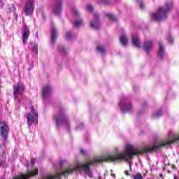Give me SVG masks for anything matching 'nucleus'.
Wrapping results in <instances>:
<instances>
[{"label": "nucleus", "mask_w": 179, "mask_h": 179, "mask_svg": "<svg viewBox=\"0 0 179 179\" xmlns=\"http://www.w3.org/2000/svg\"><path fill=\"white\" fill-rule=\"evenodd\" d=\"M171 9H173V2H166L165 7L159 8L157 12L151 15V20L153 22L166 20Z\"/></svg>", "instance_id": "nucleus-1"}, {"label": "nucleus", "mask_w": 179, "mask_h": 179, "mask_svg": "<svg viewBox=\"0 0 179 179\" xmlns=\"http://www.w3.org/2000/svg\"><path fill=\"white\" fill-rule=\"evenodd\" d=\"M55 120L56 121V126L57 128H59L61 125L65 124V125H67V131L71 132V125L69 124L70 122L66 116L65 109L60 108L58 114L55 116Z\"/></svg>", "instance_id": "nucleus-2"}, {"label": "nucleus", "mask_w": 179, "mask_h": 179, "mask_svg": "<svg viewBox=\"0 0 179 179\" xmlns=\"http://www.w3.org/2000/svg\"><path fill=\"white\" fill-rule=\"evenodd\" d=\"M9 124L6 122H0V136L3 141V146H6L9 138Z\"/></svg>", "instance_id": "nucleus-3"}, {"label": "nucleus", "mask_w": 179, "mask_h": 179, "mask_svg": "<svg viewBox=\"0 0 179 179\" xmlns=\"http://www.w3.org/2000/svg\"><path fill=\"white\" fill-rule=\"evenodd\" d=\"M30 108H31V113H27L26 115L27 120V125L29 127H31V125H33V122H34V120H36V122L38 120V113H37V110L34 109V107L33 106H31Z\"/></svg>", "instance_id": "nucleus-4"}, {"label": "nucleus", "mask_w": 179, "mask_h": 179, "mask_svg": "<svg viewBox=\"0 0 179 179\" xmlns=\"http://www.w3.org/2000/svg\"><path fill=\"white\" fill-rule=\"evenodd\" d=\"M24 85L20 82L13 86V94L15 100H17L19 96H22L24 93Z\"/></svg>", "instance_id": "nucleus-5"}, {"label": "nucleus", "mask_w": 179, "mask_h": 179, "mask_svg": "<svg viewBox=\"0 0 179 179\" xmlns=\"http://www.w3.org/2000/svg\"><path fill=\"white\" fill-rule=\"evenodd\" d=\"M33 12H34V1L30 0L25 3L24 13L26 16H31Z\"/></svg>", "instance_id": "nucleus-6"}, {"label": "nucleus", "mask_w": 179, "mask_h": 179, "mask_svg": "<svg viewBox=\"0 0 179 179\" xmlns=\"http://www.w3.org/2000/svg\"><path fill=\"white\" fill-rule=\"evenodd\" d=\"M120 108L123 113H128L132 110L131 102H128L127 98H123L120 103Z\"/></svg>", "instance_id": "nucleus-7"}, {"label": "nucleus", "mask_w": 179, "mask_h": 179, "mask_svg": "<svg viewBox=\"0 0 179 179\" xmlns=\"http://www.w3.org/2000/svg\"><path fill=\"white\" fill-rule=\"evenodd\" d=\"M99 19H100V16L99 14L95 13L94 15V20L90 22V26L92 29H94V30L100 29V26H101V22L99 21Z\"/></svg>", "instance_id": "nucleus-8"}, {"label": "nucleus", "mask_w": 179, "mask_h": 179, "mask_svg": "<svg viewBox=\"0 0 179 179\" xmlns=\"http://www.w3.org/2000/svg\"><path fill=\"white\" fill-rule=\"evenodd\" d=\"M30 36V30L29 29V27L27 25H24L23 29H22V43L23 44L27 43V40L29 39V37Z\"/></svg>", "instance_id": "nucleus-9"}, {"label": "nucleus", "mask_w": 179, "mask_h": 179, "mask_svg": "<svg viewBox=\"0 0 179 179\" xmlns=\"http://www.w3.org/2000/svg\"><path fill=\"white\" fill-rule=\"evenodd\" d=\"M61 10H62V1L59 0L53 6L52 12L55 15H59L61 13Z\"/></svg>", "instance_id": "nucleus-10"}, {"label": "nucleus", "mask_w": 179, "mask_h": 179, "mask_svg": "<svg viewBox=\"0 0 179 179\" xmlns=\"http://www.w3.org/2000/svg\"><path fill=\"white\" fill-rule=\"evenodd\" d=\"M51 92H52L51 87L45 86L43 87L42 94L44 100L51 96Z\"/></svg>", "instance_id": "nucleus-11"}, {"label": "nucleus", "mask_w": 179, "mask_h": 179, "mask_svg": "<svg viewBox=\"0 0 179 179\" xmlns=\"http://www.w3.org/2000/svg\"><path fill=\"white\" fill-rule=\"evenodd\" d=\"M143 48L146 51L147 54H150V50L153 48V42L151 41L144 42Z\"/></svg>", "instance_id": "nucleus-12"}, {"label": "nucleus", "mask_w": 179, "mask_h": 179, "mask_svg": "<svg viewBox=\"0 0 179 179\" xmlns=\"http://www.w3.org/2000/svg\"><path fill=\"white\" fill-rule=\"evenodd\" d=\"M57 29H55V27H52V36H51V43L52 45L55 44V41H57Z\"/></svg>", "instance_id": "nucleus-13"}, {"label": "nucleus", "mask_w": 179, "mask_h": 179, "mask_svg": "<svg viewBox=\"0 0 179 179\" xmlns=\"http://www.w3.org/2000/svg\"><path fill=\"white\" fill-rule=\"evenodd\" d=\"M132 44L136 48H141V41L139 40V38L138 36H132Z\"/></svg>", "instance_id": "nucleus-14"}, {"label": "nucleus", "mask_w": 179, "mask_h": 179, "mask_svg": "<svg viewBox=\"0 0 179 179\" xmlns=\"http://www.w3.org/2000/svg\"><path fill=\"white\" fill-rule=\"evenodd\" d=\"M120 41L122 45L127 47V45H128V37H127V35L120 36Z\"/></svg>", "instance_id": "nucleus-15"}, {"label": "nucleus", "mask_w": 179, "mask_h": 179, "mask_svg": "<svg viewBox=\"0 0 179 179\" xmlns=\"http://www.w3.org/2000/svg\"><path fill=\"white\" fill-rule=\"evenodd\" d=\"M159 57H160L161 59L164 58V47L162 43H159Z\"/></svg>", "instance_id": "nucleus-16"}, {"label": "nucleus", "mask_w": 179, "mask_h": 179, "mask_svg": "<svg viewBox=\"0 0 179 179\" xmlns=\"http://www.w3.org/2000/svg\"><path fill=\"white\" fill-rule=\"evenodd\" d=\"M106 17H108L109 20H110L112 22H116L117 18L114 16V15L108 13L106 14Z\"/></svg>", "instance_id": "nucleus-17"}, {"label": "nucleus", "mask_w": 179, "mask_h": 179, "mask_svg": "<svg viewBox=\"0 0 179 179\" xmlns=\"http://www.w3.org/2000/svg\"><path fill=\"white\" fill-rule=\"evenodd\" d=\"M74 27H80V26H83V20H79L73 23Z\"/></svg>", "instance_id": "nucleus-18"}, {"label": "nucleus", "mask_w": 179, "mask_h": 179, "mask_svg": "<svg viewBox=\"0 0 179 179\" xmlns=\"http://www.w3.org/2000/svg\"><path fill=\"white\" fill-rule=\"evenodd\" d=\"M162 115H163V112L162 110H159L157 113L152 115V118H159Z\"/></svg>", "instance_id": "nucleus-19"}, {"label": "nucleus", "mask_w": 179, "mask_h": 179, "mask_svg": "<svg viewBox=\"0 0 179 179\" xmlns=\"http://www.w3.org/2000/svg\"><path fill=\"white\" fill-rule=\"evenodd\" d=\"M96 50L101 52V54H106V49L101 46H97Z\"/></svg>", "instance_id": "nucleus-20"}, {"label": "nucleus", "mask_w": 179, "mask_h": 179, "mask_svg": "<svg viewBox=\"0 0 179 179\" xmlns=\"http://www.w3.org/2000/svg\"><path fill=\"white\" fill-rule=\"evenodd\" d=\"M133 179H143V176L141 173H137L134 176Z\"/></svg>", "instance_id": "nucleus-21"}, {"label": "nucleus", "mask_w": 179, "mask_h": 179, "mask_svg": "<svg viewBox=\"0 0 179 179\" xmlns=\"http://www.w3.org/2000/svg\"><path fill=\"white\" fill-rule=\"evenodd\" d=\"M31 48H32V50H35L36 54H38V46H37V44H36V43H32V44H31Z\"/></svg>", "instance_id": "nucleus-22"}, {"label": "nucleus", "mask_w": 179, "mask_h": 179, "mask_svg": "<svg viewBox=\"0 0 179 179\" xmlns=\"http://www.w3.org/2000/svg\"><path fill=\"white\" fill-rule=\"evenodd\" d=\"M71 12L73 15H74L75 16H78L79 15V12L78 11V9H76V8H72Z\"/></svg>", "instance_id": "nucleus-23"}, {"label": "nucleus", "mask_w": 179, "mask_h": 179, "mask_svg": "<svg viewBox=\"0 0 179 179\" xmlns=\"http://www.w3.org/2000/svg\"><path fill=\"white\" fill-rule=\"evenodd\" d=\"M59 52H60V54H65V48H64V46L62 45H59Z\"/></svg>", "instance_id": "nucleus-24"}, {"label": "nucleus", "mask_w": 179, "mask_h": 179, "mask_svg": "<svg viewBox=\"0 0 179 179\" xmlns=\"http://www.w3.org/2000/svg\"><path fill=\"white\" fill-rule=\"evenodd\" d=\"M136 1L139 4V6L141 9H143L145 8V6L143 5V3L142 2V0H136Z\"/></svg>", "instance_id": "nucleus-25"}, {"label": "nucleus", "mask_w": 179, "mask_h": 179, "mask_svg": "<svg viewBox=\"0 0 179 179\" xmlns=\"http://www.w3.org/2000/svg\"><path fill=\"white\" fill-rule=\"evenodd\" d=\"M87 9L90 12L93 13V6L92 4H89L87 6Z\"/></svg>", "instance_id": "nucleus-26"}, {"label": "nucleus", "mask_w": 179, "mask_h": 179, "mask_svg": "<svg viewBox=\"0 0 179 179\" xmlns=\"http://www.w3.org/2000/svg\"><path fill=\"white\" fill-rule=\"evenodd\" d=\"M66 38H67L68 40H71V38H72V34L71 32H67Z\"/></svg>", "instance_id": "nucleus-27"}, {"label": "nucleus", "mask_w": 179, "mask_h": 179, "mask_svg": "<svg viewBox=\"0 0 179 179\" xmlns=\"http://www.w3.org/2000/svg\"><path fill=\"white\" fill-rule=\"evenodd\" d=\"M173 41H174V39H173L171 36H169L168 38V42L169 43V44H173Z\"/></svg>", "instance_id": "nucleus-28"}, {"label": "nucleus", "mask_w": 179, "mask_h": 179, "mask_svg": "<svg viewBox=\"0 0 179 179\" xmlns=\"http://www.w3.org/2000/svg\"><path fill=\"white\" fill-rule=\"evenodd\" d=\"M3 166H5V161L4 160H1L0 162V167H3Z\"/></svg>", "instance_id": "nucleus-29"}, {"label": "nucleus", "mask_w": 179, "mask_h": 179, "mask_svg": "<svg viewBox=\"0 0 179 179\" xmlns=\"http://www.w3.org/2000/svg\"><path fill=\"white\" fill-rule=\"evenodd\" d=\"M1 8H3V1L2 0H0V9Z\"/></svg>", "instance_id": "nucleus-30"}, {"label": "nucleus", "mask_w": 179, "mask_h": 179, "mask_svg": "<svg viewBox=\"0 0 179 179\" xmlns=\"http://www.w3.org/2000/svg\"><path fill=\"white\" fill-rule=\"evenodd\" d=\"M129 167L130 169V171H132V164L131 162H129Z\"/></svg>", "instance_id": "nucleus-31"}, {"label": "nucleus", "mask_w": 179, "mask_h": 179, "mask_svg": "<svg viewBox=\"0 0 179 179\" xmlns=\"http://www.w3.org/2000/svg\"><path fill=\"white\" fill-rule=\"evenodd\" d=\"M34 163H36V159H31V166H33V164H34Z\"/></svg>", "instance_id": "nucleus-32"}, {"label": "nucleus", "mask_w": 179, "mask_h": 179, "mask_svg": "<svg viewBox=\"0 0 179 179\" xmlns=\"http://www.w3.org/2000/svg\"><path fill=\"white\" fill-rule=\"evenodd\" d=\"M81 153L84 155H86V151L85 150H81Z\"/></svg>", "instance_id": "nucleus-33"}, {"label": "nucleus", "mask_w": 179, "mask_h": 179, "mask_svg": "<svg viewBox=\"0 0 179 179\" xmlns=\"http://www.w3.org/2000/svg\"><path fill=\"white\" fill-rule=\"evenodd\" d=\"M36 38H38V31H37L36 34H35Z\"/></svg>", "instance_id": "nucleus-34"}, {"label": "nucleus", "mask_w": 179, "mask_h": 179, "mask_svg": "<svg viewBox=\"0 0 179 179\" xmlns=\"http://www.w3.org/2000/svg\"><path fill=\"white\" fill-rule=\"evenodd\" d=\"M77 128H78V129H79V128H83V124H80V126H78Z\"/></svg>", "instance_id": "nucleus-35"}, {"label": "nucleus", "mask_w": 179, "mask_h": 179, "mask_svg": "<svg viewBox=\"0 0 179 179\" xmlns=\"http://www.w3.org/2000/svg\"><path fill=\"white\" fill-rule=\"evenodd\" d=\"M124 173H125L126 176H129V172L128 171H125Z\"/></svg>", "instance_id": "nucleus-36"}, {"label": "nucleus", "mask_w": 179, "mask_h": 179, "mask_svg": "<svg viewBox=\"0 0 179 179\" xmlns=\"http://www.w3.org/2000/svg\"><path fill=\"white\" fill-rule=\"evenodd\" d=\"M62 164H64V161L60 162V166H62Z\"/></svg>", "instance_id": "nucleus-37"}, {"label": "nucleus", "mask_w": 179, "mask_h": 179, "mask_svg": "<svg viewBox=\"0 0 179 179\" xmlns=\"http://www.w3.org/2000/svg\"><path fill=\"white\" fill-rule=\"evenodd\" d=\"M111 176H112V177H115V174H114V173H112Z\"/></svg>", "instance_id": "nucleus-38"}, {"label": "nucleus", "mask_w": 179, "mask_h": 179, "mask_svg": "<svg viewBox=\"0 0 179 179\" xmlns=\"http://www.w3.org/2000/svg\"><path fill=\"white\" fill-rule=\"evenodd\" d=\"M98 179H101V176H99V177H98Z\"/></svg>", "instance_id": "nucleus-39"}, {"label": "nucleus", "mask_w": 179, "mask_h": 179, "mask_svg": "<svg viewBox=\"0 0 179 179\" xmlns=\"http://www.w3.org/2000/svg\"><path fill=\"white\" fill-rule=\"evenodd\" d=\"M0 47H1V39H0Z\"/></svg>", "instance_id": "nucleus-40"}]
</instances>
